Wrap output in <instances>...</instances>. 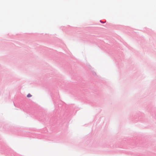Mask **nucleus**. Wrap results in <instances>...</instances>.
<instances>
[{
    "instance_id": "f257e3e1",
    "label": "nucleus",
    "mask_w": 156,
    "mask_h": 156,
    "mask_svg": "<svg viewBox=\"0 0 156 156\" xmlns=\"http://www.w3.org/2000/svg\"><path fill=\"white\" fill-rule=\"evenodd\" d=\"M31 96H32L30 94H28L27 95V97L28 98H30V97H31Z\"/></svg>"
}]
</instances>
